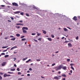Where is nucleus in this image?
I'll list each match as a JSON object with an SVG mask.
<instances>
[{"mask_svg": "<svg viewBox=\"0 0 80 80\" xmlns=\"http://www.w3.org/2000/svg\"><path fill=\"white\" fill-rule=\"evenodd\" d=\"M28 8L30 9H31V8H34V9H37V10H39L40 9L39 8L35 7V6H28Z\"/></svg>", "mask_w": 80, "mask_h": 80, "instance_id": "nucleus-1", "label": "nucleus"}, {"mask_svg": "<svg viewBox=\"0 0 80 80\" xmlns=\"http://www.w3.org/2000/svg\"><path fill=\"white\" fill-rule=\"evenodd\" d=\"M55 68V69L56 71L59 70L61 69V65H60L56 67Z\"/></svg>", "mask_w": 80, "mask_h": 80, "instance_id": "nucleus-2", "label": "nucleus"}, {"mask_svg": "<svg viewBox=\"0 0 80 80\" xmlns=\"http://www.w3.org/2000/svg\"><path fill=\"white\" fill-rule=\"evenodd\" d=\"M58 76L54 77L53 79H55L56 80H58L60 79V78L61 77V76Z\"/></svg>", "mask_w": 80, "mask_h": 80, "instance_id": "nucleus-3", "label": "nucleus"}, {"mask_svg": "<svg viewBox=\"0 0 80 80\" xmlns=\"http://www.w3.org/2000/svg\"><path fill=\"white\" fill-rule=\"evenodd\" d=\"M61 68H62V69L64 70H65L67 69V67L66 66L63 67V64H61Z\"/></svg>", "mask_w": 80, "mask_h": 80, "instance_id": "nucleus-4", "label": "nucleus"}, {"mask_svg": "<svg viewBox=\"0 0 80 80\" xmlns=\"http://www.w3.org/2000/svg\"><path fill=\"white\" fill-rule=\"evenodd\" d=\"M12 5L13 6H15V7H18V4L16 2H12Z\"/></svg>", "mask_w": 80, "mask_h": 80, "instance_id": "nucleus-5", "label": "nucleus"}, {"mask_svg": "<svg viewBox=\"0 0 80 80\" xmlns=\"http://www.w3.org/2000/svg\"><path fill=\"white\" fill-rule=\"evenodd\" d=\"M5 7V5H0V10L3 9Z\"/></svg>", "mask_w": 80, "mask_h": 80, "instance_id": "nucleus-6", "label": "nucleus"}, {"mask_svg": "<svg viewBox=\"0 0 80 80\" xmlns=\"http://www.w3.org/2000/svg\"><path fill=\"white\" fill-rule=\"evenodd\" d=\"M22 30H28V28L27 27H23L22 28Z\"/></svg>", "mask_w": 80, "mask_h": 80, "instance_id": "nucleus-7", "label": "nucleus"}, {"mask_svg": "<svg viewBox=\"0 0 80 80\" xmlns=\"http://www.w3.org/2000/svg\"><path fill=\"white\" fill-rule=\"evenodd\" d=\"M6 62H2V66H5L6 65Z\"/></svg>", "mask_w": 80, "mask_h": 80, "instance_id": "nucleus-8", "label": "nucleus"}, {"mask_svg": "<svg viewBox=\"0 0 80 80\" xmlns=\"http://www.w3.org/2000/svg\"><path fill=\"white\" fill-rule=\"evenodd\" d=\"M17 46H15V47H13L12 48H11L10 49V51H11L12 50H13V49H14L15 48H17Z\"/></svg>", "mask_w": 80, "mask_h": 80, "instance_id": "nucleus-9", "label": "nucleus"}, {"mask_svg": "<svg viewBox=\"0 0 80 80\" xmlns=\"http://www.w3.org/2000/svg\"><path fill=\"white\" fill-rule=\"evenodd\" d=\"M68 46H69V47H72V44L71 43H69L68 44Z\"/></svg>", "mask_w": 80, "mask_h": 80, "instance_id": "nucleus-10", "label": "nucleus"}, {"mask_svg": "<svg viewBox=\"0 0 80 80\" xmlns=\"http://www.w3.org/2000/svg\"><path fill=\"white\" fill-rule=\"evenodd\" d=\"M73 19L74 20V21H77L78 19L77 18V17H73Z\"/></svg>", "mask_w": 80, "mask_h": 80, "instance_id": "nucleus-11", "label": "nucleus"}, {"mask_svg": "<svg viewBox=\"0 0 80 80\" xmlns=\"http://www.w3.org/2000/svg\"><path fill=\"white\" fill-rule=\"evenodd\" d=\"M21 5H22V6H24V7H27V4H24V3H22L21 4Z\"/></svg>", "mask_w": 80, "mask_h": 80, "instance_id": "nucleus-12", "label": "nucleus"}, {"mask_svg": "<svg viewBox=\"0 0 80 80\" xmlns=\"http://www.w3.org/2000/svg\"><path fill=\"white\" fill-rule=\"evenodd\" d=\"M20 12V11H17V12H14V13L15 14H17L19 13Z\"/></svg>", "mask_w": 80, "mask_h": 80, "instance_id": "nucleus-13", "label": "nucleus"}, {"mask_svg": "<svg viewBox=\"0 0 80 80\" xmlns=\"http://www.w3.org/2000/svg\"><path fill=\"white\" fill-rule=\"evenodd\" d=\"M22 30L23 32L24 33H26L27 32V31L25 30Z\"/></svg>", "mask_w": 80, "mask_h": 80, "instance_id": "nucleus-14", "label": "nucleus"}, {"mask_svg": "<svg viewBox=\"0 0 80 80\" xmlns=\"http://www.w3.org/2000/svg\"><path fill=\"white\" fill-rule=\"evenodd\" d=\"M16 25H21L22 26H23V24H22L21 23H17L16 24Z\"/></svg>", "mask_w": 80, "mask_h": 80, "instance_id": "nucleus-15", "label": "nucleus"}, {"mask_svg": "<svg viewBox=\"0 0 80 80\" xmlns=\"http://www.w3.org/2000/svg\"><path fill=\"white\" fill-rule=\"evenodd\" d=\"M64 31L65 32H66V31H68V30L67 29L65 28H64Z\"/></svg>", "mask_w": 80, "mask_h": 80, "instance_id": "nucleus-16", "label": "nucleus"}, {"mask_svg": "<svg viewBox=\"0 0 80 80\" xmlns=\"http://www.w3.org/2000/svg\"><path fill=\"white\" fill-rule=\"evenodd\" d=\"M8 47V46H4L2 47V48L4 49V48H7Z\"/></svg>", "mask_w": 80, "mask_h": 80, "instance_id": "nucleus-17", "label": "nucleus"}, {"mask_svg": "<svg viewBox=\"0 0 80 80\" xmlns=\"http://www.w3.org/2000/svg\"><path fill=\"white\" fill-rule=\"evenodd\" d=\"M47 39L49 41H52V39L51 38H47Z\"/></svg>", "mask_w": 80, "mask_h": 80, "instance_id": "nucleus-18", "label": "nucleus"}, {"mask_svg": "<svg viewBox=\"0 0 80 80\" xmlns=\"http://www.w3.org/2000/svg\"><path fill=\"white\" fill-rule=\"evenodd\" d=\"M3 77H4V78H6V77H7V74H4L3 75Z\"/></svg>", "mask_w": 80, "mask_h": 80, "instance_id": "nucleus-19", "label": "nucleus"}, {"mask_svg": "<svg viewBox=\"0 0 80 80\" xmlns=\"http://www.w3.org/2000/svg\"><path fill=\"white\" fill-rule=\"evenodd\" d=\"M42 31L43 32V33L44 34H46V31H44L43 30H42Z\"/></svg>", "mask_w": 80, "mask_h": 80, "instance_id": "nucleus-20", "label": "nucleus"}, {"mask_svg": "<svg viewBox=\"0 0 80 80\" xmlns=\"http://www.w3.org/2000/svg\"><path fill=\"white\" fill-rule=\"evenodd\" d=\"M26 40V38H22L21 39V40L22 41H24Z\"/></svg>", "mask_w": 80, "mask_h": 80, "instance_id": "nucleus-21", "label": "nucleus"}, {"mask_svg": "<svg viewBox=\"0 0 80 80\" xmlns=\"http://www.w3.org/2000/svg\"><path fill=\"white\" fill-rule=\"evenodd\" d=\"M16 36H17V37H19L20 36V34H16Z\"/></svg>", "mask_w": 80, "mask_h": 80, "instance_id": "nucleus-22", "label": "nucleus"}, {"mask_svg": "<svg viewBox=\"0 0 80 80\" xmlns=\"http://www.w3.org/2000/svg\"><path fill=\"white\" fill-rule=\"evenodd\" d=\"M8 74H12L13 73V72H8Z\"/></svg>", "mask_w": 80, "mask_h": 80, "instance_id": "nucleus-23", "label": "nucleus"}, {"mask_svg": "<svg viewBox=\"0 0 80 80\" xmlns=\"http://www.w3.org/2000/svg\"><path fill=\"white\" fill-rule=\"evenodd\" d=\"M62 76L64 77H66L65 74H62Z\"/></svg>", "mask_w": 80, "mask_h": 80, "instance_id": "nucleus-24", "label": "nucleus"}, {"mask_svg": "<svg viewBox=\"0 0 80 80\" xmlns=\"http://www.w3.org/2000/svg\"><path fill=\"white\" fill-rule=\"evenodd\" d=\"M28 58H23V59H22V61H25Z\"/></svg>", "mask_w": 80, "mask_h": 80, "instance_id": "nucleus-25", "label": "nucleus"}, {"mask_svg": "<svg viewBox=\"0 0 80 80\" xmlns=\"http://www.w3.org/2000/svg\"><path fill=\"white\" fill-rule=\"evenodd\" d=\"M15 38H11V40H13V41L15 40Z\"/></svg>", "mask_w": 80, "mask_h": 80, "instance_id": "nucleus-26", "label": "nucleus"}, {"mask_svg": "<svg viewBox=\"0 0 80 80\" xmlns=\"http://www.w3.org/2000/svg\"><path fill=\"white\" fill-rule=\"evenodd\" d=\"M21 74L22 73L20 72H18V75H21Z\"/></svg>", "mask_w": 80, "mask_h": 80, "instance_id": "nucleus-27", "label": "nucleus"}, {"mask_svg": "<svg viewBox=\"0 0 80 80\" xmlns=\"http://www.w3.org/2000/svg\"><path fill=\"white\" fill-rule=\"evenodd\" d=\"M9 56L8 55H5V56H4V57H5V58H7Z\"/></svg>", "mask_w": 80, "mask_h": 80, "instance_id": "nucleus-28", "label": "nucleus"}, {"mask_svg": "<svg viewBox=\"0 0 80 80\" xmlns=\"http://www.w3.org/2000/svg\"><path fill=\"white\" fill-rule=\"evenodd\" d=\"M11 71H14L15 70V68H14V69H11L10 70Z\"/></svg>", "mask_w": 80, "mask_h": 80, "instance_id": "nucleus-29", "label": "nucleus"}, {"mask_svg": "<svg viewBox=\"0 0 80 80\" xmlns=\"http://www.w3.org/2000/svg\"><path fill=\"white\" fill-rule=\"evenodd\" d=\"M26 15L27 16H28V17H29V14L27 13H26Z\"/></svg>", "mask_w": 80, "mask_h": 80, "instance_id": "nucleus-30", "label": "nucleus"}, {"mask_svg": "<svg viewBox=\"0 0 80 80\" xmlns=\"http://www.w3.org/2000/svg\"><path fill=\"white\" fill-rule=\"evenodd\" d=\"M71 68L72 70H73L74 71V68L73 67H71Z\"/></svg>", "mask_w": 80, "mask_h": 80, "instance_id": "nucleus-31", "label": "nucleus"}, {"mask_svg": "<svg viewBox=\"0 0 80 80\" xmlns=\"http://www.w3.org/2000/svg\"><path fill=\"white\" fill-rule=\"evenodd\" d=\"M51 37H52V38H54V35L53 34H52L51 35Z\"/></svg>", "mask_w": 80, "mask_h": 80, "instance_id": "nucleus-32", "label": "nucleus"}, {"mask_svg": "<svg viewBox=\"0 0 80 80\" xmlns=\"http://www.w3.org/2000/svg\"><path fill=\"white\" fill-rule=\"evenodd\" d=\"M1 55H5V53H2L1 54Z\"/></svg>", "mask_w": 80, "mask_h": 80, "instance_id": "nucleus-33", "label": "nucleus"}, {"mask_svg": "<svg viewBox=\"0 0 80 80\" xmlns=\"http://www.w3.org/2000/svg\"><path fill=\"white\" fill-rule=\"evenodd\" d=\"M67 62H69L70 61V59H67Z\"/></svg>", "mask_w": 80, "mask_h": 80, "instance_id": "nucleus-34", "label": "nucleus"}, {"mask_svg": "<svg viewBox=\"0 0 80 80\" xmlns=\"http://www.w3.org/2000/svg\"><path fill=\"white\" fill-rule=\"evenodd\" d=\"M78 36H77V37L76 38V39L77 40H78Z\"/></svg>", "mask_w": 80, "mask_h": 80, "instance_id": "nucleus-35", "label": "nucleus"}, {"mask_svg": "<svg viewBox=\"0 0 80 80\" xmlns=\"http://www.w3.org/2000/svg\"><path fill=\"white\" fill-rule=\"evenodd\" d=\"M69 41H65V43H67Z\"/></svg>", "mask_w": 80, "mask_h": 80, "instance_id": "nucleus-36", "label": "nucleus"}, {"mask_svg": "<svg viewBox=\"0 0 80 80\" xmlns=\"http://www.w3.org/2000/svg\"><path fill=\"white\" fill-rule=\"evenodd\" d=\"M31 35H32L34 36V35H36L35 33H32L31 34Z\"/></svg>", "mask_w": 80, "mask_h": 80, "instance_id": "nucleus-37", "label": "nucleus"}, {"mask_svg": "<svg viewBox=\"0 0 80 80\" xmlns=\"http://www.w3.org/2000/svg\"><path fill=\"white\" fill-rule=\"evenodd\" d=\"M29 70L30 71H32V69L31 68H30L29 69Z\"/></svg>", "mask_w": 80, "mask_h": 80, "instance_id": "nucleus-38", "label": "nucleus"}, {"mask_svg": "<svg viewBox=\"0 0 80 80\" xmlns=\"http://www.w3.org/2000/svg\"><path fill=\"white\" fill-rule=\"evenodd\" d=\"M55 65V63H54V64H52V66H54Z\"/></svg>", "mask_w": 80, "mask_h": 80, "instance_id": "nucleus-39", "label": "nucleus"}, {"mask_svg": "<svg viewBox=\"0 0 80 80\" xmlns=\"http://www.w3.org/2000/svg\"><path fill=\"white\" fill-rule=\"evenodd\" d=\"M24 37H25L24 36H22L21 37V38H24Z\"/></svg>", "mask_w": 80, "mask_h": 80, "instance_id": "nucleus-40", "label": "nucleus"}, {"mask_svg": "<svg viewBox=\"0 0 80 80\" xmlns=\"http://www.w3.org/2000/svg\"><path fill=\"white\" fill-rule=\"evenodd\" d=\"M20 28V26H17L16 27V28H18V29H19Z\"/></svg>", "mask_w": 80, "mask_h": 80, "instance_id": "nucleus-41", "label": "nucleus"}, {"mask_svg": "<svg viewBox=\"0 0 80 80\" xmlns=\"http://www.w3.org/2000/svg\"><path fill=\"white\" fill-rule=\"evenodd\" d=\"M20 14H21V15H23V12H21Z\"/></svg>", "mask_w": 80, "mask_h": 80, "instance_id": "nucleus-42", "label": "nucleus"}, {"mask_svg": "<svg viewBox=\"0 0 80 80\" xmlns=\"http://www.w3.org/2000/svg\"><path fill=\"white\" fill-rule=\"evenodd\" d=\"M42 39V38H39L38 39V40H39V41H41V39Z\"/></svg>", "mask_w": 80, "mask_h": 80, "instance_id": "nucleus-43", "label": "nucleus"}, {"mask_svg": "<svg viewBox=\"0 0 80 80\" xmlns=\"http://www.w3.org/2000/svg\"><path fill=\"white\" fill-rule=\"evenodd\" d=\"M17 70L18 71H19V68H17Z\"/></svg>", "mask_w": 80, "mask_h": 80, "instance_id": "nucleus-44", "label": "nucleus"}, {"mask_svg": "<svg viewBox=\"0 0 80 80\" xmlns=\"http://www.w3.org/2000/svg\"><path fill=\"white\" fill-rule=\"evenodd\" d=\"M36 61H41V60H40V59H36Z\"/></svg>", "mask_w": 80, "mask_h": 80, "instance_id": "nucleus-45", "label": "nucleus"}, {"mask_svg": "<svg viewBox=\"0 0 80 80\" xmlns=\"http://www.w3.org/2000/svg\"><path fill=\"white\" fill-rule=\"evenodd\" d=\"M11 19H12V20H14V18L12 17H11Z\"/></svg>", "mask_w": 80, "mask_h": 80, "instance_id": "nucleus-46", "label": "nucleus"}, {"mask_svg": "<svg viewBox=\"0 0 80 80\" xmlns=\"http://www.w3.org/2000/svg\"><path fill=\"white\" fill-rule=\"evenodd\" d=\"M22 79H23L22 78H18V80H22Z\"/></svg>", "mask_w": 80, "mask_h": 80, "instance_id": "nucleus-47", "label": "nucleus"}, {"mask_svg": "<svg viewBox=\"0 0 80 80\" xmlns=\"http://www.w3.org/2000/svg\"><path fill=\"white\" fill-rule=\"evenodd\" d=\"M7 51V50H5L3 51H2V52H6V51Z\"/></svg>", "mask_w": 80, "mask_h": 80, "instance_id": "nucleus-48", "label": "nucleus"}, {"mask_svg": "<svg viewBox=\"0 0 80 80\" xmlns=\"http://www.w3.org/2000/svg\"><path fill=\"white\" fill-rule=\"evenodd\" d=\"M19 22L20 23H22L23 22V21H19Z\"/></svg>", "mask_w": 80, "mask_h": 80, "instance_id": "nucleus-49", "label": "nucleus"}, {"mask_svg": "<svg viewBox=\"0 0 80 80\" xmlns=\"http://www.w3.org/2000/svg\"><path fill=\"white\" fill-rule=\"evenodd\" d=\"M3 73L2 72H0V75H3Z\"/></svg>", "mask_w": 80, "mask_h": 80, "instance_id": "nucleus-50", "label": "nucleus"}, {"mask_svg": "<svg viewBox=\"0 0 80 80\" xmlns=\"http://www.w3.org/2000/svg\"><path fill=\"white\" fill-rule=\"evenodd\" d=\"M58 74H60V73H61V72H60V71L58 72Z\"/></svg>", "mask_w": 80, "mask_h": 80, "instance_id": "nucleus-51", "label": "nucleus"}, {"mask_svg": "<svg viewBox=\"0 0 80 80\" xmlns=\"http://www.w3.org/2000/svg\"><path fill=\"white\" fill-rule=\"evenodd\" d=\"M10 76H11V75L9 74L7 75V77H9Z\"/></svg>", "mask_w": 80, "mask_h": 80, "instance_id": "nucleus-52", "label": "nucleus"}, {"mask_svg": "<svg viewBox=\"0 0 80 80\" xmlns=\"http://www.w3.org/2000/svg\"><path fill=\"white\" fill-rule=\"evenodd\" d=\"M70 72H71V73H72V70H71L70 71Z\"/></svg>", "mask_w": 80, "mask_h": 80, "instance_id": "nucleus-53", "label": "nucleus"}, {"mask_svg": "<svg viewBox=\"0 0 80 80\" xmlns=\"http://www.w3.org/2000/svg\"><path fill=\"white\" fill-rule=\"evenodd\" d=\"M14 66L15 67H17V65H16L15 64H14Z\"/></svg>", "mask_w": 80, "mask_h": 80, "instance_id": "nucleus-54", "label": "nucleus"}, {"mask_svg": "<svg viewBox=\"0 0 80 80\" xmlns=\"http://www.w3.org/2000/svg\"><path fill=\"white\" fill-rule=\"evenodd\" d=\"M73 64H70V65L71 66H73Z\"/></svg>", "mask_w": 80, "mask_h": 80, "instance_id": "nucleus-55", "label": "nucleus"}, {"mask_svg": "<svg viewBox=\"0 0 80 80\" xmlns=\"http://www.w3.org/2000/svg\"><path fill=\"white\" fill-rule=\"evenodd\" d=\"M62 80H66L65 78H63L62 79Z\"/></svg>", "mask_w": 80, "mask_h": 80, "instance_id": "nucleus-56", "label": "nucleus"}, {"mask_svg": "<svg viewBox=\"0 0 80 80\" xmlns=\"http://www.w3.org/2000/svg\"><path fill=\"white\" fill-rule=\"evenodd\" d=\"M10 37L11 38H13L14 37L13 36H10Z\"/></svg>", "mask_w": 80, "mask_h": 80, "instance_id": "nucleus-57", "label": "nucleus"}, {"mask_svg": "<svg viewBox=\"0 0 80 80\" xmlns=\"http://www.w3.org/2000/svg\"><path fill=\"white\" fill-rule=\"evenodd\" d=\"M8 39V38H4V39H5V40H7Z\"/></svg>", "mask_w": 80, "mask_h": 80, "instance_id": "nucleus-58", "label": "nucleus"}, {"mask_svg": "<svg viewBox=\"0 0 80 80\" xmlns=\"http://www.w3.org/2000/svg\"><path fill=\"white\" fill-rule=\"evenodd\" d=\"M27 76H29L30 74H27Z\"/></svg>", "mask_w": 80, "mask_h": 80, "instance_id": "nucleus-59", "label": "nucleus"}, {"mask_svg": "<svg viewBox=\"0 0 80 80\" xmlns=\"http://www.w3.org/2000/svg\"><path fill=\"white\" fill-rule=\"evenodd\" d=\"M8 22H11V21H10L9 20H8Z\"/></svg>", "mask_w": 80, "mask_h": 80, "instance_id": "nucleus-60", "label": "nucleus"}, {"mask_svg": "<svg viewBox=\"0 0 80 80\" xmlns=\"http://www.w3.org/2000/svg\"><path fill=\"white\" fill-rule=\"evenodd\" d=\"M37 35H38V36H40V34L39 33L37 34Z\"/></svg>", "mask_w": 80, "mask_h": 80, "instance_id": "nucleus-61", "label": "nucleus"}, {"mask_svg": "<svg viewBox=\"0 0 80 80\" xmlns=\"http://www.w3.org/2000/svg\"><path fill=\"white\" fill-rule=\"evenodd\" d=\"M56 53H58V51H57L55 52Z\"/></svg>", "mask_w": 80, "mask_h": 80, "instance_id": "nucleus-62", "label": "nucleus"}, {"mask_svg": "<svg viewBox=\"0 0 80 80\" xmlns=\"http://www.w3.org/2000/svg\"><path fill=\"white\" fill-rule=\"evenodd\" d=\"M29 62V61L28 60V61H26V63H28V62Z\"/></svg>", "mask_w": 80, "mask_h": 80, "instance_id": "nucleus-63", "label": "nucleus"}, {"mask_svg": "<svg viewBox=\"0 0 80 80\" xmlns=\"http://www.w3.org/2000/svg\"><path fill=\"white\" fill-rule=\"evenodd\" d=\"M14 61H15L16 60V58H14Z\"/></svg>", "mask_w": 80, "mask_h": 80, "instance_id": "nucleus-64", "label": "nucleus"}]
</instances>
